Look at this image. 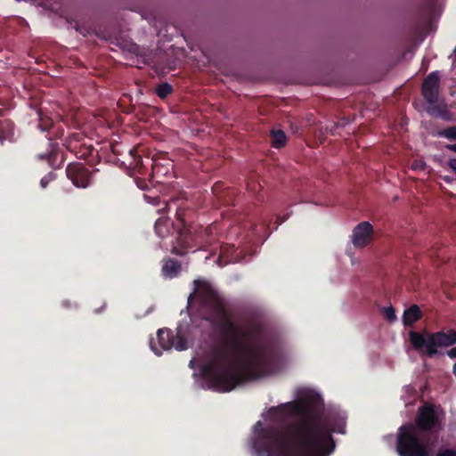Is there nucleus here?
<instances>
[{"label":"nucleus","mask_w":456,"mask_h":456,"mask_svg":"<svg viewBox=\"0 0 456 456\" xmlns=\"http://www.w3.org/2000/svg\"><path fill=\"white\" fill-rule=\"evenodd\" d=\"M321 397L304 392L297 399L272 407V423L254 426L253 449L256 456H329L335 449L333 433L345 434L344 417L322 418Z\"/></svg>","instance_id":"f03ea898"},{"label":"nucleus","mask_w":456,"mask_h":456,"mask_svg":"<svg viewBox=\"0 0 456 456\" xmlns=\"http://www.w3.org/2000/svg\"><path fill=\"white\" fill-rule=\"evenodd\" d=\"M94 33L95 34V36L98 38L105 40V41H109L111 38V34L110 33V31H108L106 29L94 30Z\"/></svg>","instance_id":"393cba45"},{"label":"nucleus","mask_w":456,"mask_h":456,"mask_svg":"<svg viewBox=\"0 0 456 456\" xmlns=\"http://www.w3.org/2000/svg\"><path fill=\"white\" fill-rule=\"evenodd\" d=\"M437 134L449 140H456V126L440 130Z\"/></svg>","instance_id":"6ab92c4d"},{"label":"nucleus","mask_w":456,"mask_h":456,"mask_svg":"<svg viewBox=\"0 0 456 456\" xmlns=\"http://www.w3.org/2000/svg\"><path fill=\"white\" fill-rule=\"evenodd\" d=\"M172 347H175L178 351L186 350L188 348L187 339L181 336L179 332L176 335L174 334Z\"/></svg>","instance_id":"f3484780"},{"label":"nucleus","mask_w":456,"mask_h":456,"mask_svg":"<svg viewBox=\"0 0 456 456\" xmlns=\"http://www.w3.org/2000/svg\"><path fill=\"white\" fill-rule=\"evenodd\" d=\"M444 413L435 404L425 403L418 410L415 424L399 428L396 451L400 456H432L430 436L442 429Z\"/></svg>","instance_id":"7ed1b4c3"},{"label":"nucleus","mask_w":456,"mask_h":456,"mask_svg":"<svg viewBox=\"0 0 456 456\" xmlns=\"http://www.w3.org/2000/svg\"><path fill=\"white\" fill-rule=\"evenodd\" d=\"M67 177L78 188H86L91 180V172L82 163H69L66 167Z\"/></svg>","instance_id":"0eeeda50"},{"label":"nucleus","mask_w":456,"mask_h":456,"mask_svg":"<svg viewBox=\"0 0 456 456\" xmlns=\"http://www.w3.org/2000/svg\"><path fill=\"white\" fill-rule=\"evenodd\" d=\"M422 318V312L418 305H412L403 314V323L406 327L411 326Z\"/></svg>","instance_id":"ddd939ff"},{"label":"nucleus","mask_w":456,"mask_h":456,"mask_svg":"<svg viewBox=\"0 0 456 456\" xmlns=\"http://www.w3.org/2000/svg\"><path fill=\"white\" fill-rule=\"evenodd\" d=\"M158 342L163 350L172 348L174 333L169 329H159L157 333Z\"/></svg>","instance_id":"4468645a"},{"label":"nucleus","mask_w":456,"mask_h":456,"mask_svg":"<svg viewBox=\"0 0 456 456\" xmlns=\"http://www.w3.org/2000/svg\"><path fill=\"white\" fill-rule=\"evenodd\" d=\"M184 215L185 211L183 209L177 208L175 216L178 224L175 225L169 218L159 217L154 225L155 232L159 237H174L171 240L170 251L177 256H184L190 248L208 243L212 233L210 227L204 229L203 227L187 226Z\"/></svg>","instance_id":"20e7f679"},{"label":"nucleus","mask_w":456,"mask_h":456,"mask_svg":"<svg viewBox=\"0 0 456 456\" xmlns=\"http://www.w3.org/2000/svg\"><path fill=\"white\" fill-rule=\"evenodd\" d=\"M455 53H456V47H455V50H454Z\"/></svg>","instance_id":"c9c22d12"},{"label":"nucleus","mask_w":456,"mask_h":456,"mask_svg":"<svg viewBox=\"0 0 456 456\" xmlns=\"http://www.w3.org/2000/svg\"><path fill=\"white\" fill-rule=\"evenodd\" d=\"M409 338L413 348L420 354L434 357L439 347H448L456 344V330H449L437 332H418L411 330Z\"/></svg>","instance_id":"39448f33"},{"label":"nucleus","mask_w":456,"mask_h":456,"mask_svg":"<svg viewBox=\"0 0 456 456\" xmlns=\"http://www.w3.org/2000/svg\"><path fill=\"white\" fill-rule=\"evenodd\" d=\"M154 352H155V354H156L157 355H160V354H162V352H161V351L155 350V349H154Z\"/></svg>","instance_id":"72a5a7b5"},{"label":"nucleus","mask_w":456,"mask_h":456,"mask_svg":"<svg viewBox=\"0 0 456 456\" xmlns=\"http://www.w3.org/2000/svg\"><path fill=\"white\" fill-rule=\"evenodd\" d=\"M440 91V77L438 71H433L423 80L421 94L428 104L438 102Z\"/></svg>","instance_id":"423d86ee"},{"label":"nucleus","mask_w":456,"mask_h":456,"mask_svg":"<svg viewBox=\"0 0 456 456\" xmlns=\"http://www.w3.org/2000/svg\"><path fill=\"white\" fill-rule=\"evenodd\" d=\"M57 178V175L55 173L53 172H49L47 175H45L44 177L41 178L40 180V186L43 188V189H45L48 184L54 181L55 179Z\"/></svg>","instance_id":"4be33fe9"},{"label":"nucleus","mask_w":456,"mask_h":456,"mask_svg":"<svg viewBox=\"0 0 456 456\" xmlns=\"http://www.w3.org/2000/svg\"><path fill=\"white\" fill-rule=\"evenodd\" d=\"M53 120L49 118H43L42 116H40L39 118V123H38V127L42 130V131H48L52 126H53Z\"/></svg>","instance_id":"5701e85b"},{"label":"nucleus","mask_w":456,"mask_h":456,"mask_svg":"<svg viewBox=\"0 0 456 456\" xmlns=\"http://www.w3.org/2000/svg\"><path fill=\"white\" fill-rule=\"evenodd\" d=\"M436 456H456V451L453 449L440 450Z\"/></svg>","instance_id":"a878e982"},{"label":"nucleus","mask_w":456,"mask_h":456,"mask_svg":"<svg viewBox=\"0 0 456 456\" xmlns=\"http://www.w3.org/2000/svg\"><path fill=\"white\" fill-rule=\"evenodd\" d=\"M277 219L279 220V224L284 223V219L281 218V216H278Z\"/></svg>","instance_id":"473e14b6"},{"label":"nucleus","mask_w":456,"mask_h":456,"mask_svg":"<svg viewBox=\"0 0 456 456\" xmlns=\"http://www.w3.org/2000/svg\"><path fill=\"white\" fill-rule=\"evenodd\" d=\"M447 355L452 359L456 358V346L447 351Z\"/></svg>","instance_id":"c85d7f7f"},{"label":"nucleus","mask_w":456,"mask_h":456,"mask_svg":"<svg viewBox=\"0 0 456 456\" xmlns=\"http://www.w3.org/2000/svg\"><path fill=\"white\" fill-rule=\"evenodd\" d=\"M79 134H73L66 142L65 146L68 151L73 152L77 159H87L93 156L95 149L93 145L79 143Z\"/></svg>","instance_id":"6e6552de"},{"label":"nucleus","mask_w":456,"mask_h":456,"mask_svg":"<svg viewBox=\"0 0 456 456\" xmlns=\"http://www.w3.org/2000/svg\"><path fill=\"white\" fill-rule=\"evenodd\" d=\"M427 164L422 159H414L411 163V168L414 171H424L427 168Z\"/></svg>","instance_id":"b1692460"},{"label":"nucleus","mask_w":456,"mask_h":456,"mask_svg":"<svg viewBox=\"0 0 456 456\" xmlns=\"http://www.w3.org/2000/svg\"><path fill=\"white\" fill-rule=\"evenodd\" d=\"M154 200L156 201V205L163 206L158 210L159 212L169 209L170 206L166 200L161 201L159 198H156Z\"/></svg>","instance_id":"bb28decb"},{"label":"nucleus","mask_w":456,"mask_h":456,"mask_svg":"<svg viewBox=\"0 0 456 456\" xmlns=\"http://www.w3.org/2000/svg\"><path fill=\"white\" fill-rule=\"evenodd\" d=\"M453 370V374H454V375H455V377H456V362H455V363H454V365H453V370Z\"/></svg>","instance_id":"f704fd0d"},{"label":"nucleus","mask_w":456,"mask_h":456,"mask_svg":"<svg viewBox=\"0 0 456 456\" xmlns=\"http://www.w3.org/2000/svg\"><path fill=\"white\" fill-rule=\"evenodd\" d=\"M74 28L83 37H86V36L92 35L94 33V29H92L90 27H88L85 24H80L78 22H76Z\"/></svg>","instance_id":"aec40b11"},{"label":"nucleus","mask_w":456,"mask_h":456,"mask_svg":"<svg viewBox=\"0 0 456 456\" xmlns=\"http://www.w3.org/2000/svg\"><path fill=\"white\" fill-rule=\"evenodd\" d=\"M173 93V87L170 84L164 82L159 84L156 88V94L160 99L167 98Z\"/></svg>","instance_id":"a211bd4d"},{"label":"nucleus","mask_w":456,"mask_h":456,"mask_svg":"<svg viewBox=\"0 0 456 456\" xmlns=\"http://www.w3.org/2000/svg\"><path fill=\"white\" fill-rule=\"evenodd\" d=\"M271 144L273 148H283L287 143V135L283 130L273 129L270 133Z\"/></svg>","instance_id":"dca6fc26"},{"label":"nucleus","mask_w":456,"mask_h":456,"mask_svg":"<svg viewBox=\"0 0 456 456\" xmlns=\"http://www.w3.org/2000/svg\"><path fill=\"white\" fill-rule=\"evenodd\" d=\"M372 232L373 227L369 222L360 223L353 231V244L356 248H363L367 246L370 241Z\"/></svg>","instance_id":"1a4fd4ad"},{"label":"nucleus","mask_w":456,"mask_h":456,"mask_svg":"<svg viewBox=\"0 0 456 456\" xmlns=\"http://www.w3.org/2000/svg\"><path fill=\"white\" fill-rule=\"evenodd\" d=\"M445 148L449 151L456 152V144H447Z\"/></svg>","instance_id":"c756f323"},{"label":"nucleus","mask_w":456,"mask_h":456,"mask_svg":"<svg viewBox=\"0 0 456 456\" xmlns=\"http://www.w3.org/2000/svg\"><path fill=\"white\" fill-rule=\"evenodd\" d=\"M16 142L14 122L8 118L0 119V145L4 146L5 142L15 143Z\"/></svg>","instance_id":"9d476101"},{"label":"nucleus","mask_w":456,"mask_h":456,"mask_svg":"<svg viewBox=\"0 0 456 456\" xmlns=\"http://www.w3.org/2000/svg\"><path fill=\"white\" fill-rule=\"evenodd\" d=\"M152 159H167L165 156H154ZM161 164H165V161L161 159Z\"/></svg>","instance_id":"2f4dec72"},{"label":"nucleus","mask_w":456,"mask_h":456,"mask_svg":"<svg viewBox=\"0 0 456 456\" xmlns=\"http://www.w3.org/2000/svg\"><path fill=\"white\" fill-rule=\"evenodd\" d=\"M202 304L208 309L206 319L217 337L205 354L202 373L209 387L225 393L248 379L271 374L276 368L280 350L277 342L262 333L259 325L242 329L217 294L205 289Z\"/></svg>","instance_id":"f257e3e1"},{"label":"nucleus","mask_w":456,"mask_h":456,"mask_svg":"<svg viewBox=\"0 0 456 456\" xmlns=\"http://www.w3.org/2000/svg\"><path fill=\"white\" fill-rule=\"evenodd\" d=\"M448 167L456 174V159H449Z\"/></svg>","instance_id":"cd10ccee"},{"label":"nucleus","mask_w":456,"mask_h":456,"mask_svg":"<svg viewBox=\"0 0 456 456\" xmlns=\"http://www.w3.org/2000/svg\"><path fill=\"white\" fill-rule=\"evenodd\" d=\"M426 111L431 116H436L444 120L450 121L452 118L451 112L447 110L446 106H440L437 103L429 104L426 108Z\"/></svg>","instance_id":"2eb2a0df"},{"label":"nucleus","mask_w":456,"mask_h":456,"mask_svg":"<svg viewBox=\"0 0 456 456\" xmlns=\"http://www.w3.org/2000/svg\"><path fill=\"white\" fill-rule=\"evenodd\" d=\"M382 313H383V315L384 317L390 322H393L396 320V315H395V309L393 308L392 305L388 306V307H383L382 308Z\"/></svg>","instance_id":"412c9836"},{"label":"nucleus","mask_w":456,"mask_h":456,"mask_svg":"<svg viewBox=\"0 0 456 456\" xmlns=\"http://www.w3.org/2000/svg\"><path fill=\"white\" fill-rule=\"evenodd\" d=\"M55 151L53 150L51 151V152L47 155L49 162L52 160V159L54 157Z\"/></svg>","instance_id":"7c9ffc66"},{"label":"nucleus","mask_w":456,"mask_h":456,"mask_svg":"<svg viewBox=\"0 0 456 456\" xmlns=\"http://www.w3.org/2000/svg\"><path fill=\"white\" fill-rule=\"evenodd\" d=\"M163 261L164 264L161 270L163 276L173 279L180 274L182 265L179 261L173 258L164 259Z\"/></svg>","instance_id":"f8f14e48"},{"label":"nucleus","mask_w":456,"mask_h":456,"mask_svg":"<svg viewBox=\"0 0 456 456\" xmlns=\"http://www.w3.org/2000/svg\"><path fill=\"white\" fill-rule=\"evenodd\" d=\"M165 164H161V159H152L151 175L156 179L166 177L173 168L172 161L169 159H162Z\"/></svg>","instance_id":"9b49d317"}]
</instances>
